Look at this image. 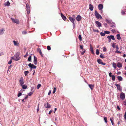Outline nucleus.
Segmentation results:
<instances>
[{"instance_id":"obj_1","label":"nucleus","mask_w":126,"mask_h":126,"mask_svg":"<svg viewBox=\"0 0 126 126\" xmlns=\"http://www.w3.org/2000/svg\"><path fill=\"white\" fill-rule=\"evenodd\" d=\"M11 58L15 61H17L20 59V57L18 55L16 54L13 57H12Z\"/></svg>"},{"instance_id":"obj_2","label":"nucleus","mask_w":126,"mask_h":126,"mask_svg":"<svg viewBox=\"0 0 126 126\" xmlns=\"http://www.w3.org/2000/svg\"><path fill=\"white\" fill-rule=\"evenodd\" d=\"M94 14L96 17L98 19L100 18V19H102V18L100 15L99 14L96 10L95 11Z\"/></svg>"},{"instance_id":"obj_3","label":"nucleus","mask_w":126,"mask_h":126,"mask_svg":"<svg viewBox=\"0 0 126 126\" xmlns=\"http://www.w3.org/2000/svg\"><path fill=\"white\" fill-rule=\"evenodd\" d=\"M26 7L27 13L28 14H29L30 12V7L28 4H26Z\"/></svg>"},{"instance_id":"obj_4","label":"nucleus","mask_w":126,"mask_h":126,"mask_svg":"<svg viewBox=\"0 0 126 126\" xmlns=\"http://www.w3.org/2000/svg\"><path fill=\"white\" fill-rule=\"evenodd\" d=\"M19 83H20V86H22L24 83V79L22 77H21L20 79L19 80Z\"/></svg>"},{"instance_id":"obj_5","label":"nucleus","mask_w":126,"mask_h":126,"mask_svg":"<svg viewBox=\"0 0 126 126\" xmlns=\"http://www.w3.org/2000/svg\"><path fill=\"white\" fill-rule=\"evenodd\" d=\"M11 19L12 20V22L14 23H16L17 24L19 23V21L17 19H15L12 18H11Z\"/></svg>"},{"instance_id":"obj_6","label":"nucleus","mask_w":126,"mask_h":126,"mask_svg":"<svg viewBox=\"0 0 126 126\" xmlns=\"http://www.w3.org/2000/svg\"><path fill=\"white\" fill-rule=\"evenodd\" d=\"M29 66L32 68L31 70H32V68L35 69L36 68V66L34 65L33 64H31V63H29L28 64Z\"/></svg>"},{"instance_id":"obj_7","label":"nucleus","mask_w":126,"mask_h":126,"mask_svg":"<svg viewBox=\"0 0 126 126\" xmlns=\"http://www.w3.org/2000/svg\"><path fill=\"white\" fill-rule=\"evenodd\" d=\"M125 95L124 93H121L120 95V97L121 99L122 100H123L125 98Z\"/></svg>"},{"instance_id":"obj_8","label":"nucleus","mask_w":126,"mask_h":126,"mask_svg":"<svg viewBox=\"0 0 126 126\" xmlns=\"http://www.w3.org/2000/svg\"><path fill=\"white\" fill-rule=\"evenodd\" d=\"M97 61L98 63L99 64H101L103 65H105L106 64L105 63L102 62V60L100 59H98Z\"/></svg>"},{"instance_id":"obj_9","label":"nucleus","mask_w":126,"mask_h":126,"mask_svg":"<svg viewBox=\"0 0 126 126\" xmlns=\"http://www.w3.org/2000/svg\"><path fill=\"white\" fill-rule=\"evenodd\" d=\"M115 85L117 87V89L119 91H122V90L120 87V85L116 84H115Z\"/></svg>"},{"instance_id":"obj_10","label":"nucleus","mask_w":126,"mask_h":126,"mask_svg":"<svg viewBox=\"0 0 126 126\" xmlns=\"http://www.w3.org/2000/svg\"><path fill=\"white\" fill-rule=\"evenodd\" d=\"M122 64L120 62H118L117 64V66L119 68H121L122 67Z\"/></svg>"},{"instance_id":"obj_11","label":"nucleus","mask_w":126,"mask_h":126,"mask_svg":"<svg viewBox=\"0 0 126 126\" xmlns=\"http://www.w3.org/2000/svg\"><path fill=\"white\" fill-rule=\"evenodd\" d=\"M69 19L70 21L73 23L74 24L75 21V20L74 18H73L72 17L70 16L69 17Z\"/></svg>"},{"instance_id":"obj_12","label":"nucleus","mask_w":126,"mask_h":126,"mask_svg":"<svg viewBox=\"0 0 126 126\" xmlns=\"http://www.w3.org/2000/svg\"><path fill=\"white\" fill-rule=\"evenodd\" d=\"M34 58L33 63L35 64L36 65L37 64V58L34 55Z\"/></svg>"},{"instance_id":"obj_13","label":"nucleus","mask_w":126,"mask_h":126,"mask_svg":"<svg viewBox=\"0 0 126 126\" xmlns=\"http://www.w3.org/2000/svg\"><path fill=\"white\" fill-rule=\"evenodd\" d=\"M44 106L46 108H48L50 107V105L47 102L46 104H44Z\"/></svg>"},{"instance_id":"obj_14","label":"nucleus","mask_w":126,"mask_h":126,"mask_svg":"<svg viewBox=\"0 0 126 126\" xmlns=\"http://www.w3.org/2000/svg\"><path fill=\"white\" fill-rule=\"evenodd\" d=\"M81 16L80 15H78L77 16L76 19L77 21H79L81 20Z\"/></svg>"},{"instance_id":"obj_15","label":"nucleus","mask_w":126,"mask_h":126,"mask_svg":"<svg viewBox=\"0 0 126 126\" xmlns=\"http://www.w3.org/2000/svg\"><path fill=\"white\" fill-rule=\"evenodd\" d=\"M95 23L98 25V27H100L101 26V24L100 22L97 21H95Z\"/></svg>"},{"instance_id":"obj_16","label":"nucleus","mask_w":126,"mask_h":126,"mask_svg":"<svg viewBox=\"0 0 126 126\" xmlns=\"http://www.w3.org/2000/svg\"><path fill=\"white\" fill-rule=\"evenodd\" d=\"M90 51H91L92 53L93 54H94V52L93 47L92 46L91 44L90 45Z\"/></svg>"},{"instance_id":"obj_17","label":"nucleus","mask_w":126,"mask_h":126,"mask_svg":"<svg viewBox=\"0 0 126 126\" xmlns=\"http://www.w3.org/2000/svg\"><path fill=\"white\" fill-rule=\"evenodd\" d=\"M98 8L100 10H101L103 8V6L102 4H99L98 5Z\"/></svg>"},{"instance_id":"obj_18","label":"nucleus","mask_w":126,"mask_h":126,"mask_svg":"<svg viewBox=\"0 0 126 126\" xmlns=\"http://www.w3.org/2000/svg\"><path fill=\"white\" fill-rule=\"evenodd\" d=\"M10 3L8 1L7 2L4 3V5L5 6H9L10 5Z\"/></svg>"},{"instance_id":"obj_19","label":"nucleus","mask_w":126,"mask_h":126,"mask_svg":"<svg viewBox=\"0 0 126 126\" xmlns=\"http://www.w3.org/2000/svg\"><path fill=\"white\" fill-rule=\"evenodd\" d=\"M5 31L4 28H3L0 30V35L3 34L4 32L3 31Z\"/></svg>"},{"instance_id":"obj_20","label":"nucleus","mask_w":126,"mask_h":126,"mask_svg":"<svg viewBox=\"0 0 126 126\" xmlns=\"http://www.w3.org/2000/svg\"><path fill=\"white\" fill-rule=\"evenodd\" d=\"M61 17L64 20H66V17L62 13H61Z\"/></svg>"},{"instance_id":"obj_21","label":"nucleus","mask_w":126,"mask_h":126,"mask_svg":"<svg viewBox=\"0 0 126 126\" xmlns=\"http://www.w3.org/2000/svg\"><path fill=\"white\" fill-rule=\"evenodd\" d=\"M89 9L91 11H92L94 7L91 4H89Z\"/></svg>"},{"instance_id":"obj_22","label":"nucleus","mask_w":126,"mask_h":126,"mask_svg":"<svg viewBox=\"0 0 126 126\" xmlns=\"http://www.w3.org/2000/svg\"><path fill=\"white\" fill-rule=\"evenodd\" d=\"M88 86L92 90L93 89L94 87V85H93L92 84H89Z\"/></svg>"},{"instance_id":"obj_23","label":"nucleus","mask_w":126,"mask_h":126,"mask_svg":"<svg viewBox=\"0 0 126 126\" xmlns=\"http://www.w3.org/2000/svg\"><path fill=\"white\" fill-rule=\"evenodd\" d=\"M22 87V88L24 89H26L27 88V85H22V86H21Z\"/></svg>"},{"instance_id":"obj_24","label":"nucleus","mask_w":126,"mask_h":126,"mask_svg":"<svg viewBox=\"0 0 126 126\" xmlns=\"http://www.w3.org/2000/svg\"><path fill=\"white\" fill-rule=\"evenodd\" d=\"M117 78L119 81L122 80L123 79L122 78L121 76H118L117 77Z\"/></svg>"},{"instance_id":"obj_25","label":"nucleus","mask_w":126,"mask_h":126,"mask_svg":"<svg viewBox=\"0 0 126 126\" xmlns=\"http://www.w3.org/2000/svg\"><path fill=\"white\" fill-rule=\"evenodd\" d=\"M115 24L114 22H112L111 23V27L112 28L115 27Z\"/></svg>"},{"instance_id":"obj_26","label":"nucleus","mask_w":126,"mask_h":126,"mask_svg":"<svg viewBox=\"0 0 126 126\" xmlns=\"http://www.w3.org/2000/svg\"><path fill=\"white\" fill-rule=\"evenodd\" d=\"M14 44L15 46H18V43L15 40L13 41Z\"/></svg>"},{"instance_id":"obj_27","label":"nucleus","mask_w":126,"mask_h":126,"mask_svg":"<svg viewBox=\"0 0 126 126\" xmlns=\"http://www.w3.org/2000/svg\"><path fill=\"white\" fill-rule=\"evenodd\" d=\"M117 39L119 40H120L121 39V37H120V35L119 34H117L116 35Z\"/></svg>"},{"instance_id":"obj_28","label":"nucleus","mask_w":126,"mask_h":126,"mask_svg":"<svg viewBox=\"0 0 126 126\" xmlns=\"http://www.w3.org/2000/svg\"><path fill=\"white\" fill-rule=\"evenodd\" d=\"M112 65L113 67L115 69L116 68V66H117V64L115 63H112Z\"/></svg>"},{"instance_id":"obj_29","label":"nucleus","mask_w":126,"mask_h":126,"mask_svg":"<svg viewBox=\"0 0 126 126\" xmlns=\"http://www.w3.org/2000/svg\"><path fill=\"white\" fill-rule=\"evenodd\" d=\"M112 79L113 81H114L115 79V76L114 75H112L111 76Z\"/></svg>"},{"instance_id":"obj_30","label":"nucleus","mask_w":126,"mask_h":126,"mask_svg":"<svg viewBox=\"0 0 126 126\" xmlns=\"http://www.w3.org/2000/svg\"><path fill=\"white\" fill-rule=\"evenodd\" d=\"M29 72L28 71H25L24 72V74L25 76H27V75L29 74Z\"/></svg>"},{"instance_id":"obj_31","label":"nucleus","mask_w":126,"mask_h":126,"mask_svg":"<svg viewBox=\"0 0 126 126\" xmlns=\"http://www.w3.org/2000/svg\"><path fill=\"white\" fill-rule=\"evenodd\" d=\"M100 57L101 58H105L104 55L102 54H101L100 56Z\"/></svg>"},{"instance_id":"obj_32","label":"nucleus","mask_w":126,"mask_h":126,"mask_svg":"<svg viewBox=\"0 0 126 126\" xmlns=\"http://www.w3.org/2000/svg\"><path fill=\"white\" fill-rule=\"evenodd\" d=\"M79 38V40L80 41H81L82 40V37L81 35L80 34H79V36L78 37Z\"/></svg>"},{"instance_id":"obj_33","label":"nucleus","mask_w":126,"mask_h":126,"mask_svg":"<svg viewBox=\"0 0 126 126\" xmlns=\"http://www.w3.org/2000/svg\"><path fill=\"white\" fill-rule=\"evenodd\" d=\"M99 53V50L98 49H97L96 50V54L97 55H98Z\"/></svg>"},{"instance_id":"obj_34","label":"nucleus","mask_w":126,"mask_h":126,"mask_svg":"<svg viewBox=\"0 0 126 126\" xmlns=\"http://www.w3.org/2000/svg\"><path fill=\"white\" fill-rule=\"evenodd\" d=\"M125 13H126V9L124 11H122L121 12L122 14L123 15H124Z\"/></svg>"},{"instance_id":"obj_35","label":"nucleus","mask_w":126,"mask_h":126,"mask_svg":"<svg viewBox=\"0 0 126 126\" xmlns=\"http://www.w3.org/2000/svg\"><path fill=\"white\" fill-rule=\"evenodd\" d=\"M83 50H84L83 51H81V54L82 55H83L84 54L85 52V49H83Z\"/></svg>"},{"instance_id":"obj_36","label":"nucleus","mask_w":126,"mask_h":126,"mask_svg":"<svg viewBox=\"0 0 126 126\" xmlns=\"http://www.w3.org/2000/svg\"><path fill=\"white\" fill-rule=\"evenodd\" d=\"M27 33V32L25 31H24L22 32V34H26Z\"/></svg>"},{"instance_id":"obj_37","label":"nucleus","mask_w":126,"mask_h":126,"mask_svg":"<svg viewBox=\"0 0 126 126\" xmlns=\"http://www.w3.org/2000/svg\"><path fill=\"white\" fill-rule=\"evenodd\" d=\"M79 46H80V49L83 50V49H84L83 48V46L82 45H79Z\"/></svg>"},{"instance_id":"obj_38","label":"nucleus","mask_w":126,"mask_h":126,"mask_svg":"<svg viewBox=\"0 0 126 126\" xmlns=\"http://www.w3.org/2000/svg\"><path fill=\"white\" fill-rule=\"evenodd\" d=\"M31 56H30L28 58V60L29 61H31Z\"/></svg>"},{"instance_id":"obj_39","label":"nucleus","mask_w":126,"mask_h":126,"mask_svg":"<svg viewBox=\"0 0 126 126\" xmlns=\"http://www.w3.org/2000/svg\"><path fill=\"white\" fill-rule=\"evenodd\" d=\"M47 49L48 50H50L51 49V48L49 46H47Z\"/></svg>"},{"instance_id":"obj_40","label":"nucleus","mask_w":126,"mask_h":126,"mask_svg":"<svg viewBox=\"0 0 126 126\" xmlns=\"http://www.w3.org/2000/svg\"><path fill=\"white\" fill-rule=\"evenodd\" d=\"M104 120L105 121V122L107 123V119L106 117H105L104 118Z\"/></svg>"},{"instance_id":"obj_41","label":"nucleus","mask_w":126,"mask_h":126,"mask_svg":"<svg viewBox=\"0 0 126 126\" xmlns=\"http://www.w3.org/2000/svg\"><path fill=\"white\" fill-rule=\"evenodd\" d=\"M113 119V118H111V123L112 125L113 126H114V123L112 120V119Z\"/></svg>"},{"instance_id":"obj_42","label":"nucleus","mask_w":126,"mask_h":126,"mask_svg":"<svg viewBox=\"0 0 126 126\" xmlns=\"http://www.w3.org/2000/svg\"><path fill=\"white\" fill-rule=\"evenodd\" d=\"M111 39L113 40H114L115 38L114 36L113 35H111Z\"/></svg>"},{"instance_id":"obj_43","label":"nucleus","mask_w":126,"mask_h":126,"mask_svg":"<svg viewBox=\"0 0 126 126\" xmlns=\"http://www.w3.org/2000/svg\"><path fill=\"white\" fill-rule=\"evenodd\" d=\"M100 34L102 36H104L105 35V33H103L102 32H101L100 33Z\"/></svg>"},{"instance_id":"obj_44","label":"nucleus","mask_w":126,"mask_h":126,"mask_svg":"<svg viewBox=\"0 0 126 126\" xmlns=\"http://www.w3.org/2000/svg\"><path fill=\"white\" fill-rule=\"evenodd\" d=\"M37 51L38 52H39V53L40 52H41V51L39 47H38L37 48Z\"/></svg>"},{"instance_id":"obj_45","label":"nucleus","mask_w":126,"mask_h":126,"mask_svg":"<svg viewBox=\"0 0 126 126\" xmlns=\"http://www.w3.org/2000/svg\"><path fill=\"white\" fill-rule=\"evenodd\" d=\"M33 93V92H30L28 94V95L29 96H31Z\"/></svg>"},{"instance_id":"obj_46","label":"nucleus","mask_w":126,"mask_h":126,"mask_svg":"<svg viewBox=\"0 0 126 126\" xmlns=\"http://www.w3.org/2000/svg\"><path fill=\"white\" fill-rule=\"evenodd\" d=\"M104 32L105 33V34H109L110 33V32L109 31H104Z\"/></svg>"},{"instance_id":"obj_47","label":"nucleus","mask_w":126,"mask_h":126,"mask_svg":"<svg viewBox=\"0 0 126 126\" xmlns=\"http://www.w3.org/2000/svg\"><path fill=\"white\" fill-rule=\"evenodd\" d=\"M112 46L113 48H115V46H116L115 44V43L113 44H112Z\"/></svg>"},{"instance_id":"obj_48","label":"nucleus","mask_w":126,"mask_h":126,"mask_svg":"<svg viewBox=\"0 0 126 126\" xmlns=\"http://www.w3.org/2000/svg\"><path fill=\"white\" fill-rule=\"evenodd\" d=\"M93 31L94 32H99V31L97 30H95L94 29H93Z\"/></svg>"},{"instance_id":"obj_49","label":"nucleus","mask_w":126,"mask_h":126,"mask_svg":"<svg viewBox=\"0 0 126 126\" xmlns=\"http://www.w3.org/2000/svg\"><path fill=\"white\" fill-rule=\"evenodd\" d=\"M56 88L55 87L53 89V93H54L56 92Z\"/></svg>"},{"instance_id":"obj_50","label":"nucleus","mask_w":126,"mask_h":126,"mask_svg":"<svg viewBox=\"0 0 126 126\" xmlns=\"http://www.w3.org/2000/svg\"><path fill=\"white\" fill-rule=\"evenodd\" d=\"M115 52L118 53H121V52L119 51H118L117 50H116L115 51Z\"/></svg>"},{"instance_id":"obj_51","label":"nucleus","mask_w":126,"mask_h":126,"mask_svg":"<svg viewBox=\"0 0 126 126\" xmlns=\"http://www.w3.org/2000/svg\"><path fill=\"white\" fill-rule=\"evenodd\" d=\"M41 86V85L40 84H38L37 86V89H39Z\"/></svg>"},{"instance_id":"obj_52","label":"nucleus","mask_w":126,"mask_h":126,"mask_svg":"<svg viewBox=\"0 0 126 126\" xmlns=\"http://www.w3.org/2000/svg\"><path fill=\"white\" fill-rule=\"evenodd\" d=\"M22 95V94L21 93H19L18 95H17V96L18 97H19L20 96H21Z\"/></svg>"},{"instance_id":"obj_53","label":"nucleus","mask_w":126,"mask_h":126,"mask_svg":"<svg viewBox=\"0 0 126 126\" xmlns=\"http://www.w3.org/2000/svg\"><path fill=\"white\" fill-rule=\"evenodd\" d=\"M111 31L113 33H114L115 32V29H112Z\"/></svg>"},{"instance_id":"obj_54","label":"nucleus","mask_w":126,"mask_h":126,"mask_svg":"<svg viewBox=\"0 0 126 126\" xmlns=\"http://www.w3.org/2000/svg\"><path fill=\"white\" fill-rule=\"evenodd\" d=\"M107 38L109 39V42H110V36H109L107 37Z\"/></svg>"},{"instance_id":"obj_55","label":"nucleus","mask_w":126,"mask_h":126,"mask_svg":"<svg viewBox=\"0 0 126 126\" xmlns=\"http://www.w3.org/2000/svg\"><path fill=\"white\" fill-rule=\"evenodd\" d=\"M106 49H107L105 47H103V51H106Z\"/></svg>"},{"instance_id":"obj_56","label":"nucleus","mask_w":126,"mask_h":126,"mask_svg":"<svg viewBox=\"0 0 126 126\" xmlns=\"http://www.w3.org/2000/svg\"><path fill=\"white\" fill-rule=\"evenodd\" d=\"M12 60H11L10 61H9L8 62V64H11L12 63Z\"/></svg>"},{"instance_id":"obj_57","label":"nucleus","mask_w":126,"mask_h":126,"mask_svg":"<svg viewBox=\"0 0 126 126\" xmlns=\"http://www.w3.org/2000/svg\"><path fill=\"white\" fill-rule=\"evenodd\" d=\"M124 118L125 120L126 121V112L124 114Z\"/></svg>"},{"instance_id":"obj_58","label":"nucleus","mask_w":126,"mask_h":126,"mask_svg":"<svg viewBox=\"0 0 126 126\" xmlns=\"http://www.w3.org/2000/svg\"><path fill=\"white\" fill-rule=\"evenodd\" d=\"M28 55V52H27L26 53V54L24 56V57L25 58L26 57V56H27Z\"/></svg>"},{"instance_id":"obj_59","label":"nucleus","mask_w":126,"mask_h":126,"mask_svg":"<svg viewBox=\"0 0 126 126\" xmlns=\"http://www.w3.org/2000/svg\"><path fill=\"white\" fill-rule=\"evenodd\" d=\"M106 22H107V23H110V22H109L110 21L109 20H108L107 19H106Z\"/></svg>"},{"instance_id":"obj_60","label":"nucleus","mask_w":126,"mask_h":126,"mask_svg":"<svg viewBox=\"0 0 126 126\" xmlns=\"http://www.w3.org/2000/svg\"><path fill=\"white\" fill-rule=\"evenodd\" d=\"M72 17L73 18H74V19H75V15H73L72 16Z\"/></svg>"},{"instance_id":"obj_61","label":"nucleus","mask_w":126,"mask_h":126,"mask_svg":"<svg viewBox=\"0 0 126 126\" xmlns=\"http://www.w3.org/2000/svg\"><path fill=\"white\" fill-rule=\"evenodd\" d=\"M28 95H27L24 98V100H26L27 99V98H28Z\"/></svg>"},{"instance_id":"obj_62","label":"nucleus","mask_w":126,"mask_h":126,"mask_svg":"<svg viewBox=\"0 0 126 126\" xmlns=\"http://www.w3.org/2000/svg\"><path fill=\"white\" fill-rule=\"evenodd\" d=\"M117 109L118 110H120V108L118 106H117Z\"/></svg>"},{"instance_id":"obj_63","label":"nucleus","mask_w":126,"mask_h":126,"mask_svg":"<svg viewBox=\"0 0 126 126\" xmlns=\"http://www.w3.org/2000/svg\"><path fill=\"white\" fill-rule=\"evenodd\" d=\"M39 53L41 55V56L42 57H43V54L42 53L41 51V52H40Z\"/></svg>"},{"instance_id":"obj_64","label":"nucleus","mask_w":126,"mask_h":126,"mask_svg":"<svg viewBox=\"0 0 126 126\" xmlns=\"http://www.w3.org/2000/svg\"><path fill=\"white\" fill-rule=\"evenodd\" d=\"M124 104L126 106V101H125L124 102Z\"/></svg>"}]
</instances>
